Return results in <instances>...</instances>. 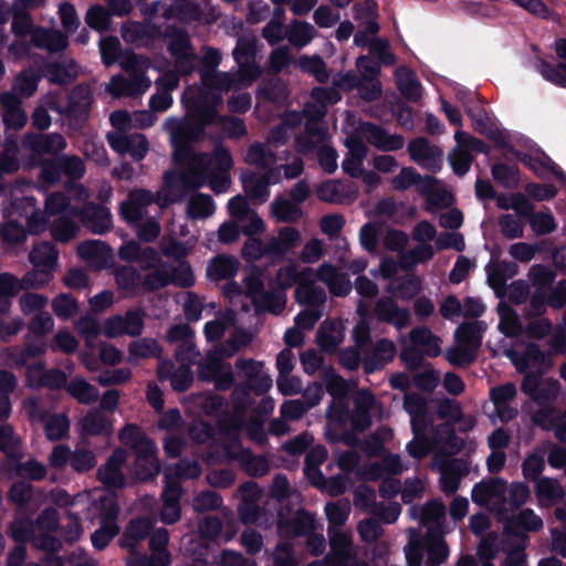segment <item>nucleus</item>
Segmentation results:
<instances>
[{"instance_id":"17","label":"nucleus","mask_w":566,"mask_h":566,"mask_svg":"<svg viewBox=\"0 0 566 566\" xmlns=\"http://www.w3.org/2000/svg\"><path fill=\"white\" fill-rule=\"evenodd\" d=\"M517 159L533 170L537 177L544 178L542 170L553 174L563 185H566V174L564 170L544 151L541 156L533 157L528 154L515 151Z\"/></svg>"},{"instance_id":"63","label":"nucleus","mask_w":566,"mask_h":566,"mask_svg":"<svg viewBox=\"0 0 566 566\" xmlns=\"http://www.w3.org/2000/svg\"><path fill=\"white\" fill-rule=\"evenodd\" d=\"M98 46L102 62L106 66L113 65L122 52L120 41L115 35L102 38Z\"/></svg>"},{"instance_id":"55","label":"nucleus","mask_w":566,"mask_h":566,"mask_svg":"<svg viewBox=\"0 0 566 566\" xmlns=\"http://www.w3.org/2000/svg\"><path fill=\"white\" fill-rule=\"evenodd\" d=\"M337 328V323L335 322L326 321L321 325L316 334V343L322 352L331 354L336 350L340 342L335 335Z\"/></svg>"},{"instance_id":"60","label":"nucleus","mask_w":566,"mask_h":566,"mask_svg":"<svg viewBox=\"0 0 566 566\" xmlns=\"http://www.w3.org/2000/svg\"><path fill=\"white\" fill-rule=\"evenodd\" d=\"M45 436L50 441H60L64 439L70 430V420L66 415H53L45 427Z\"/></svg>"},{"instance_id":"27","label":"nucleus","mask_w":566,"mask_h":566,"mask_svg":"<svg viewBox=\"0 0 566 566\" xmlns=\"http://www.w3.org/2000/svg\"><path fill=\"white\" fill-rule=\"evenodd\" d=\"M396 85L400 94L409 102L417 103L422 96V87L416 73L407 67L400 66L396 70Z\"/></svg>"},{"instance_id":"34","label":"nucleus","mask_w":566,"mask_h":566,"mask_svg":"<svg viewBox=\"0 0 566 566\" xmlns=\"http://www.w3.org/2000/svg\"><path fill=\"white\" fill-rule=\"evenodd\" d=\"M271 213L277 222L295 223L303 217L302 208L279 195L271 202Z\"/></svg>"},{"instance_id":"9","label":"nucleus","mask_w":566,"mask_h":566,"mask_svg":"<svg viewBox=\"0 0 566 566\" xmlns=\"http://www.w3.org/2000/svg\"><path fill=\"white\" fill-rule=\"evenodd\" d=\"M66 145L65 138L60 133H28L23 138V147L38 156L53 155L55 157L65 149Z\"/></svg>"},{"instance_id":"12","label":"nucleus","mask_w":566,"mask_h":566,"mask_svg":"<svg viewBox=\"0 0 566 566\" xmlns=\"http://www.w3.org/2000/svg\"><path fill=\"white\" fill-rule=\"evenodd\" d=\"M555 51L557 56L565 60V62L552 64L541 59L537 64V71L546 81L566 88V38L556 41Z\"/></svg>"},{"instance_id":"47","label":"nucleus","mask_w":566,"mask_h":566,"mask_svg":"<svg viewBox=\"0 0 566 566\" xmlns=\"http://www.w3.org/2000/svg\"><path fill=\"white\" fill-rule=\"evenodd\" d=\"M222 101L220 94L213 95V103L203 102L201 103L195 114V119L201 124L205 128L208 126L223 123V116L218 113L217 105Z\"/></svg>"},{"instance_id":"32","label":"nucleus","mask_w":566,"mask_h":566,"mask_svg":"<svg viewBox=\"0 0 566 566\" xmlns=\"http://www.w3.org/2000/svg\"><path fill=\"white\" fill-rule=\"evenodd\" d=\"M163 36L169 39L167 50L169 54L177 57L193 51V45L188 32L177 25H167L163 31Z\"/></svg>"},{"instance_id":"2","label":"nucleus","mask_w":566,"mask_h":566,"mask_svg":"<svg viewBox=\"0 0 566 566\" xmlns=\"http://www.w3.org/2000/svg\"><path fill=\"white\" fill-rule=\"evenodd\" d=\"M120 442L135 454L136 474L142 481H151L160 472L156 442L136 423H126L118 433Z\"/></svg>"},{"instance_id":"57","label":"nucleus","mask_w":566,"mask_h":566,"mask_svg":"<svg viewBox=\"0 0 566 566\" xmlns=\"http://www.w3.org/2000/svg\"><path fill=\"white\" fill-rule=\"evenodd\" d=\"M168 271L171 285L189 289L196 283L191 265L188 261H181L177 265L169 264Z\"/></svg>"},{"instance_id":"64","label":"nucleus","mask_w":566,"mask_h":566,"mask_svg":"<svg viewBox=\"0 0 566 566\" xmlns=\"http://www.w3.org/2000/svg\"><path fill=\"white\" fill-rule=\"evenodd\" d=\"M422 290V282L416 274L402 276L397 286L396 292L398 297L403 301H410L416 297Z\"/></svg>"},{"instance_id":"45","label":"nucleus","mask_w":566,"mask_h":566,"mask_svg":"<svg viewBox=\"0 0 566 566\" xmlns=\"http://www.w3.org/2000/svg\"><path fill=\"white\" fill-rule=\"evenodd\" d=\"M427 537L411 528L408 545L405 547L407 566H422Z\"/></svg>"},{"instance_id":"59","label":"nucleus","mask_w":566,"mask_h":566,"mask_svg":"<svg viewBox=\"0 0 566 566\" xmlns=\"http://www.w3.org/2000/svg\"><path fill=\"white\" fill-rule=\"evenodd\" d=\"M10 537L19 545H25L34 537V523L30 518L14 520L9 526Z\"/></svg>"},{"instance_id":"19","label":"nucleus","mask_w":566,"mask_h":566,"mask_svg":"<svg viewBox=\"0 0 566 566\" xmlns=\"http://www.w3.org/2000/svg\"><path fill=\"white\" fill-rule=\"evenodd\" d=\"M77 254L81 259L95 263L99 269L109 266L112 260V248L98 240L85 241L78 244Z\"/></svg>"},{"instance_id":"44","label":"nucleus","mask_w":566,"mask_h":566,"mask_svg":"<svg viewBox=\"0 0 566 566\" xmlns=\"http://www.w3.org/2000/svg\"><path fill=\"white\" fill-rule=\"evenodd\" d=\"M286 528L293 536H308L314 533L316 521L312 513L300 509L295 515L286 522Z\"/></svg>"},{"instance_id":"21","label":"nucleus","mask_w":566,"mask_h":566,"mask_svg":"<svg viewBox=\"0 0 566 566\" xmlns=\"http://www.w3.org/2000/svg\"><path fill=\"white\" fill-rule=\"evenodd\" d=\"M193 336L192 328L187 324H175L171 325L166 334V340L170 344L182 342L177 347L176 350V359L179 361H185L189 358L191 354H197L195 352L196 346L193 344L188 343V340Z\"/></svg>"},{"instance_id":"15","label":"nucleus","mask_w":566,"mask_h":566,"mask_svg":"<svg viewBox=\"0 0 566 566\" xmlns=\"http://www.w3.org/2000/svg\"><path fill=\"white\" fill-rule=\"evenodd\" d=\"M41 73L50 83L61 86L72 84L77 77L75 62L73 60L46 62L41 66Z\"/></svg>"},{"instance_id":"5","label":"nucleus","mask_w":566,"mask_h":566,"mask_svg":"<svg viewBox=\"0 0 566 566\" xmlns=\"http://www.w3.org/2000/svg\"><path fill=\"white\" fill-rule=\"evenodd\" d=\"M146 316L144 307L129 308L124 315H113L104 322V335L108 338L123 335L138 337L144 332Z\"/></svg>"},{"instance_id":"43","label":"nucleus","mask_w":566,"mask_h":566,"mask_svg":"<svg viewBox=\"0 0 566 566\" xmlns=\"http://www.w3.org/2000/svg\"><path fill=\"white\" fill-rule=\"evenodd\" d=\"M216 206L212 197L202 192L193 195L187 203L189 218L206 219L214 213Z\"/></svg>"},{"instance_id":"22","label":"nucleus","mask_w":566,"mask_h":566,"mask_svg":"<svg viewBox=\"0 0 566 566\" xmlns=\"http://www.w3.org/2000/svg\"><path fill=\"white\" fill-rule=\"evenodd\" d=\"M397 353L396 345L388 338L379 339L374 347L370 356L364 360V370L366 374H371L377 369L382 368L386 364L394 360Z\"/></svg>"},{"instance_id":"62","label":"nucleus","mask_w":566,"mask_h":566,"mask_svg":"<svg viewBox=\"0 0 566 566\" xmlns=\"http://www.w3.org/2000/svg\"><path fill=\"white\" fill-rule=\"evenodd\" d=\"M223 363L214 354H208L203 361L198 365L197 377L200 381L212 382L218 373L221 371Z\"/></svg>"},{"instance_id":"28","label":"nucleus","mask_w":566,"mask_h":566,"mask_svg":"<svg viewBox=\"0 0 566 566\" xmlns=\"http://www.w3.org/2000/svg\"><path fill=\"white\" fill-rule=\"evenodd\" d=\"M230 458L237 460L244 471L253 478H262L270 471V464L263 455H255L251 449L243 448L240 451L231 452Z\"/></svg>"},{"instance_id":"38","label":"nucleus","mask_w":566,"mask_h":566,"mask_svg":"<svg viewBox=\"0 0 566 566\" xmlns=\"http://www.w3.org/2000/svg\"><path fill=\"white\" fill-rule=\"evenodd\" d=\"M316 34L315 28L306 22L293 20L290 27L285 30V35L289 42L298 49L310 44Z\"/></svg>"},{"instance_id":"30","label":"nucleus","mask_w":566,"mask_h":566,"mask_svg":"<svg viewBox=\"0 0 566 566\" xmlns=\"http://www.w3.org/2000/svg\"><path fill=\"white\" fill-rule=\"evenodd\" d=\"M122 36L127 43H138L144 40L154 41L163 38L161 27L151 22L133 23L129 27L123 25Z\"/></svg>"},{"instance_id":"42","label":"nucleus","mask_w":566,"mask_h":566,"mask_svg":"<svg viewBox=\"0 0 566 566\" xmlns=\"http://www.w3.org/2000/svg\"><path fill=\"white\" fill-rule=\"evenodd\" d=\"M0 451L4 453L8 463L24 455L21 441L14 436L13 428L10 424L0 426Z\"/></svg>"},{"instance_id":"7","label":"nucleus","mask_w":566,"mask_h":566,"mask_svg":"<svg viewBox=\"0 0 566 566\" xmlns=\"http://www.w3.org/2000/svg\"><path fill=\"white\" fill-rule=\"evenodd\" d=\"M126 450L117 448L107 458L106 462L98 468L97 479L107 490H118L125 486L126 479L122 467L126 462Z\"/></svg>"},{"instance_id":"16","label":"nucleus","mask_w":566,"mask_h":566,"mask_svg":"<svg viewBox=\"0 0 566 566\" xmlns=\"http://www.w3.org/2000/svg\"><path fill=\"white\" fill-rule=\"evenodd\" d=\"M302 237L298 229L294 227H283L279 230L277 237H272L266 241V252L269 256H283L301 243Z\"/></svg>"},{"instance_id":"50","label":"nucleus","mask_w":566,"mask_h":566,"mask_svg":"<svg viewBox=\"0 0 566 566\" xmlns=\"http://www.w3.org/2000/svg\"><path fill=\"white\" fill-rule=\"evenodd\" d=\"M516 396V387L513 382H505L503 385L493 387L490 390V399L494 403L500 418L504 421L512 418V416H509L507 418L504 417L502 413V410L507 408L509 402L514 399Z\"/></svg>"},{"instance_id":"10","label":"nucleus","mask_w":566,"mask_h":566,"mask_svg":"<svg viewBox=\"0 0 566 566\" xmlns=\"http://www.w3.org/2000/svg\"><path fill=\"white\" fill-rule=\"evenodd\" d=\"M543 528L542 518L532 509H523L504 523V533L520 539L527 538V532H538Z\"/></svg>"},{"instance_id":"46","label":"nucleus","mask_w":566,"mask_h":566,"mask_svg":"<svg viewBox=\"0 0 566 566\" xmlns=\"http://www.w3.org/2000/svg\"><path fill=\"white\" fill-rule=\"evenodd\" d=\"M350 418V409L346 402L332 401L326 409L325 429L340 430L345 428Z\"/></svg>"},{"instance_id":"3","label":"nucleus","mask_w":566,"mask_h":566,"mask_svg":"<svg viewBox=\"0 0 566 566\" xmlns=\"http://www.w3.org/2000/svg\"><path fill=\"white\" fill-rule=\"evenodd\" d=\"M212 166V170L222 172H229L233 167L231 153L221 142L214 145L211 154H208V166L207 169L202 171L201 177L197 175H186L187 167H185L179 172L167 171L164 176L165 182L167 186L174 187L177 181H180L186 188L199 189L206 184Z\"/></svg>"},{"instance_id":"51","label":"nucleus","mask_w":566,"mask_h":566,"mask_svg":"<svg viewBox=\"0 0 566 566\" xmlns=\"http://www.w3.org/2000/svg\"><path fill=\"white\" fill-rule=\"evenodd\" d=\"M78 231V224L65 216L56 218L51 226L52 238L61 243L70 242L77 235Z\"/></svg>"},{"instance_id":"49","label":"nucleus","mask_w":566,"mask_h":566,"mask_svg":"<svg viewBox=\"0 0 566 566\" xmlns=\"http://www.w3.org/2000/svg\"><path fill=\"white\" fill-rule=\"evenodd\" d=\"M128 353L130 356L136 358H159L161 356L163 348L157 339L144 337L130 342L128 345Z\"/></svg>"},{"instance_id":"18","label":"nucleus","mask_w":566,"mask_h":566,"mask_svg":"<svg viewBox=\"0 0 566 566\" xmlns=\"http://www.w3.org/2000/svg\"><path fill=\"white\" fill-rule=\"evenodd\" d=\"M28 376L38 374V387L49 388L51 390H59L67 385V376L60 368L45 369L43 361H38L27 367Z\"/></svg>"},{"instance_id":"1","label":"nucleus","mask_w":566,"mask_h":566,"mask_svg":"<svg viewBox=\"0 0 566 566\" xmlns=\"http://www.w3.org/2000/svg\"><path fill=\"white\" fill-rule=\"evenodd\" d=\"M167 126L170 132V144L172 147V161L177 167H187L186 175L201 174L208 166V153H196L193 143L203 139L206 128L195 118L186 124L178 119L169 118Z\"/></svg>"},{"instance_id":"61","label":"nucleus","mask_w":566,"mask_h":566,"mask_svg":"<svg viewBox=\"0 0 566 566\" xmlns=\"http://www.w3.org/2000/svg\"><path fill=\"white\" fill-rule=\"evenodd\" d=\"M32 494V484L24 480H20L12 483V485L10 486L8 492V499L18 509H24L31 501Z\"/></svg>"},{"instance_id":"4","label":"nucleus","mask_w":566,"mask_h":566,"mask_svg":"<svg viewBox=\"0 0 566 566\" xmlns=\"http://www.w3.org/2000/svg\"><path fill=\"white\" fill-rule=\"evenodd\" d=\"M93 103L91 88L85 84H77L71 91L65 107L57 102L51 103V108L56 113L64 115L73 129H82L90 116Z\"/></svg>"},{"instance_id":"6","label":"nucleus","mask_w":566,"mask_h":566,"mask_svg":"<svg viewBox=\"0 0 566 566\" xmlns=\"http://www.w3.org/2000/svg\"><path fill=\"white\" fill-rule=\"evenodd\" d=\"M243 282L247 294L252 297L256 312L264 310L273 314H280L283 311L285 301H281L280 297L272 292L264 291L262 272L258 268L251 270Z\"/></svg>"},{"instance_id":"53","label":"nucleus","mask_w":566,"mask_h":566,"mask_svg":"<svg viewBox=\"0 0 566 566\" xmlns=\"http://www.w3.org/2000/svg\"><path fill=\"white\" fill-rule=\"evenodd\" d=\"M32 41L35 46H46L52 52H61L67 46V38L60 31L48 32L40 29L39 32L33 34Z\"/></svg>"},{"instance_id":"37","label":"nucleus","mask_w":566,"mask_h":566,"mask_svg":"<svg viewBox=\"0 0 566 566\" xmlns=\"http://www.w3.org/2000/svg\"><path fill=\"white\" fill-rule=\"evenodd\" d=\"M115 282L125 293L137 295L142 291V274L133 265H122L115 271Z\"/></svg>"},{"instance_id":"52","label":"nucleus","mask_w":566,"mask_h":566,"mask_svg":"<svg viewBox=\"0 0 566 566\" xmlns=\"http://www.w3.org/2000/svg\"><path fill=\"white\" fill-rule=\"evenodd\" d=\"M491 174L495 182L504 188H515L520 182V169L516 165L494 164Z\"/></svg>"},{"instance_id":"24","label":"nucleus","mask_w":566,"mask_h":566,"mask_svg":"<svg viewBox=\"0 0 566 566\" xmlns=\"http://www.w3.org/2000/svg\"><path fill=\"white\" fill-rule=\"evenodd\" d=\"M240 269L239 260L229 254L213 256L207 266V276L211 281L230 280L235 276Z\"/></svg>"},{"instance_id":"26","label":"nucleus","mask_w":566,"mask_h":566,"mask_svg":"<svg viewBox=\"0 0 566 566\" xmlns=\"http://www.w3.org/2000/svg\"><path fill=\"white\" fill-rule=\"evenodd\" d=\"M427 537V565L439 566L449 556V547L443 538V533L440 528L430 527L426 534Z\"/></svg>"},{"instance_id":"54","label":"nucleus","mask_w":566,"mask_h":566,"mask_svg":"<svg viewBox=\"0 0 566 566\" xmlns=\"http://www.w3.org/2000/svg\"><path fill=\"white\" fill-rule=\"evenodd\" d=\"M298 65L303 72L313 75L319 83H326L329 78L327 65L319 55H302Z\"/></svg>"},{"instance_id":"8","label":"nucleus","mask_w":566,"mask_h":566,"mask_svg":"<svg viewBox=\"0 0 566 566\" xmlns=\"http://www.w3.org/2000/svg\"><path fill=\"white\" fill-rule=\"evenodd\" d=\"M360 133L370 145L380 151H397L405 145L402 135H390L385 127L371 122H363Z\"/></svg>"},{"instance_id":"48","label":"nucleus","mask_w":566,"mask_h":566,"mask_svg":"<svg viewBox=\"0 0 566 566\" xmlns=\"http://www.w3.org/2000/svg\"><path fill=\"white\" fill-rule=\"evenodd\" d=\"M53 313L63 321L75 316L80 311L78 301L70 293H60L51 302Z\"/></svg>"},{"instance_id":"13","label":"nucleus","mask_w":566,"mask_h":566,"mask_svg":"<svg viewBox=\"0 0 566 566\" xmlns=\"http://www.w3.org/2000/svg\"><path fill=\"white\" fill-rule=\"evenodd\" d=\"M272 171L259 175L248 171L241 176V182L247 197L258 203H264L270 198L269 186L273 184Z\"/></svg>"},{"instance_id":"11","label":"nucleus","mask_w":566,"mask_h":566,"mask_svg":"<svg viewBox=\"0 0 566 566\" xmlns=\"http://www.w3.org/2000/svg\"><path fill=\"white\" fill-rule=\"evenodd\" d=\"M375 315L379 322L392 325L401 331L410 324V312L406 307H399L397 302L390 297H381L376 302Z\"/></svg>"},{"instance_id":"31","label":"nucleus","mask_w":566,"mask_h":566,"mask_svg":"<svg viewBox=\"0 0 566 566\" xmlns=\"http://www.w3.org/2000/svg\"><path fill=\"white\" fill-rule=\"evenodd\" d=\"M484 331V322H463L457 327L454 337L460 345L478 352L482 344V334Z\"/></svg>"},{"instance_id":"58","label":"nucleus","mask_w":566,"mask_h":566,"mask_svg":"<svg viewBox=\"0 0 566 566\" xmlns=\"http://www.w3.org/2000/svg\"><path fill=\"white\" fill-rule=\"evenodd\" d=\"M560 418L562 413L557 415L555 407L539 406V408L533 413L532 421L545 430H553L556 434Z\"/></svg>"},{"instance_id":"23","label":"nucleus","mask_w":566,"mask_h":566,"mask_svg":"<svg viewBox=\"0 0 566 566\" xmlns=\"http://www.w3.org/2000/svg\"><path fill=\"white\" fill-rule=\"evenodd\" d=\"M29 260L35 269L51 273L57 265L59 250L52 242L41 241L34 244L30 251Z\"/></svg>"},{"instance_id":"36","label":"nucleus","mask_w":566,"mask_h":566,"mask_svg":"<svg viewBox=\"0 0 566 566\" xmlns=\"http://www.w3.org/2000/svg\"><path fill=\"white\" fill-rule=\"evenodd\" d=\"M27 239V229L17 220H9L0 227V240L7 250L21 247Z\"/></svg>"},{"instance_id":"14","label":"nucleus","mask_w":566,"mask_h":566,"mask_svg":"<svg viewBox=\"0 0 566 566\" xmlns=\"http://www.w3.org/2000/svg\"><path fill=\"white\" fill-rule=\"evenodd\" d=\"M85 228L95 234H104L112 229V214L108 208L102 205H91L78 211Z\"/></svg>"},{"instance_id":"33","label":"nucleus","mask_w":566,"mask_h":566,"mask_svg":"<svg viewBox=\"0 0 566 566\" xmlns=\"http://www.w3.org/2000/svg\"><path fill=\"white\" fill-rule=\"evenodd\" d=\"M295 301L301 305L319 308L327 300L325 290L313 281L303 282L294 292Z\"/></svg>"},{"instance_id":"41","label":"nucleus","mask_w":566,"mask_h":566,"mask_svg":"<svg viewBox=\"0 0 566 566\" xmlns=\"http://www.w3.org/2000/svg\"><path fill=\"white\" fill-rule=\"evenodd\" d=\"M168 268L169 263H165V266L154 268L144 276L142 275V292L155 293L171 285Z\"/></svg>"},{"instance_id":"40","label":"nucleus","mask_w":566,"mask_h":566,"mask_svg":"<svg viewBox=\"0 0 566 566\" xmlns=\"http://www.w3.org/2000/svg\"><path fill=\"white\" fill-rule=\"evenodd\" d=\"M66 391L83 405L94 403L99 396L98 389L83 377L72 379L66 386Z\"/></svg>"},{"instance_id":"25","label":"nucleus","mask_w":566,"mask_h":566,"mask_svg":"<svg viewBox=\"0 0 566 566\" xmlns=\"http://www.w3.org/2000/svg\"><path fill=\"white\" fill-rule=\"evenodd\" d=\"M331 554L327 556L331 566H348L352 555V539L340 531L329 534Z\"/></svg>"},{"instance_id":"20","label":"nucleus","mask_w":566,"mask_h":566,"mask_svg":"<svg viewBox=\"0 0 566 566\" xmlns=\"http://www.w3.org/2000/svg\"><path fill=\"white\" fill-rule=\"evenodd\" d=\"M151 530L153 522L149 517L140 516L130 520L119 539V546L134 549L140 541L150 535Z\"/></svg>"},{"instance_id":"29","label":"nucleus","mask_w":566,"mask_h":566,"mask_svg":"<svg viewBox=\"0 0 566 566\" xmlns=\"http://www.w3.org/2000/svg\"><path fill=\"white\" fill-rule=\"evenodd\" d=\"M80 424L82 433L88 437L109 436L113 431L111 421L98 408L90 409Z\"/></svg>"},{"instance_id":"56","label":"nucleus","mask_w":566,"mask_h":566,"mask_svg":"<svg viewBox=\"0 0 566 566\" xmlns=\"http://www.w3.org/2000/svg\"><path fill=\"white\" fill-rule=\"evenodd\" d=\"M20 169L19 159L14 154L0 151V193L12 195V186L14 184L7 182L4 176L17 172Z\"/></svg>"},{"instance_id":"35","label":"nucleus","mask_w":566,"mask_h":566,"mask_svg":"<svg viewBox=\"0 0 566 566\" xmlns=\"http://www.w3.org/2000/svg\"><path fill=\"white\" fill-rule=\"evenodd\" d=\"M21 460L22 458H18V460H11L9 462V469L14 475L30 481H42L45 479L48 471L44 464L34 459H30L25 462Z\"/></svg>"},{"instance_id":"39","label":"nucleus","mask_w":566,"mask_h":566,"mask_svg":"<svg viewBox=\"0 0 566 566\" xmlns=\"http://www.w3.org/2000/svg\"><path fill=\"white\" fill-rule=\"evenodd\" d=\"M506 489L504 480L495 478L490 479L488 482H479L474 484L471 499L475 504L483 505L489 502L492 497L503 493Z\"/></svg>"}]
</instances>
